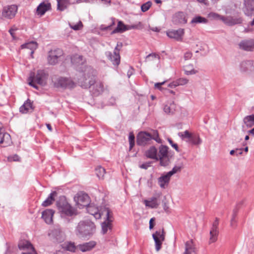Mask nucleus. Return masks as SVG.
Returning a JSON list of instances; mask_svg holds the SVG:
<instances>
[{"label": "nucleus", "mask_w": 254, "mask_h": 254, "mask_svg": "<svg viewBox=\"0 0 254 254\" xmlns=\"http://www.w3.org/2000/svg\"><path fill=\"white\" fill-rule=\"evenodd\" d=\"M71 62L78 71L77 80L81 87L87 88L94 84L95 79L94 76V70L90 66L85 65V60L83 56L77 54L74 55L71 57Z\"/></svg>", "instance_id": "f257e3e1"}, {"label": "nucleus", "mask_w": 254, "mask_h": 254, "mask_svg": "<svg viewBox=\"0 0 254 254\" xmlns=\"http://www.w3.org/2000/svg\"><path fill=\"white\" fill-rule=\"evenodd\" d=\"M96 227L93 222L89 220L81 221L76 228V235L84 239H89L95 233Z\"/></svg>", "instance_id": "f03ea898"}, {"label": "nucleus", "mask_w": 254, "mask_h": 254, "mask_svg": "<svg viewBox=\"0 0 254 254\" xmlns=\"http://www.w3.org/2000/svg\"><path fill=\"white\" fill-rule=\"evenodd\" d=\"M152 139L159 143L162 142L157 130L151 129L149 132L140 131L137 135V144L139 145L144 146L149 143Z\"/></svg>", "instance_id": "7ed1b4c3"}, {"label": "nucleus", "mask_w": 254, "mask_h": 254, "mask_svg": "<svg viewBox=\"0 0 254 254\" xmlns=\"http://www.w3.org/2000/svg\"><path fill=\"white\" fill-rule=\"evenodd\" d=\"M56 204L62 216H72L76 215V210L67 202L64 196L61 197Z\"/></svg>", "instance_id": "20e7f679"}, {"label": "nucleus", "mask_w": 254, "mask_h": 254, "mask_svg": "<svg viewBox=\"0 0 254 254\" xmlns=\"http://www.w3.org/2000/svg\"><path fill=\"white\" fill-rule=\"evenodd\" d=\"M178 136L188 143L193 145H199L202 143V140L199 134L195 132H191L186 130L178 133Z\"/></svg>", "instance_id": "39448f33"}, {"label": "nucleus", "mask_w": 254, "mask_h": 254, "mask_svg": "<svg viewBox=\"0 0 254 254\" xmlns=\"http://www.w3.org/2000/svg\"><path fill=\"white\" fill-rule=\"evenodd\" d=\"M87 210L89 213L94 216L97 219H100L102 216L109 214V208L105 206H101L100 208L94 205L89 204L87 206Z\"/></svg>", "instance_id": "423d86ee"}, {"label": "nucleus", "mask_w": 254, "mask_h": 254, "mask_svg": "<svg viewBox=\"0 0 254 254\" xmlns=\"http://www.w3.org/2000/svg\"><path fill=\"white\" fill-rule=\"evenodd\" d=\"M47 74L43 70H39L37 71L35 76L31 75L30 78H32L29 82V84L36 89H38V87L33 83V81H36L38 84L44 85L46 84V80L47 78Z\"/></svg>", "instance_id": "0eeeda50"}, {"label": "nucleus", "mask_w": 254, "mask_h": 254, "mask_svg": "<svg viewBox=\"0 0 254 254\" xmlns=\"http://www.w3.org/2000/svg\"><path fill=\"white\" fill-rule=\"evenodd\" d=\"M48 236L52 241L57 243H61L65 239L64 233L58 226L50 230Z\"/></svg>", "instance_id": "6e6552de"}, {"label": "nucleus", "mask_w": 254, "mask_h": 254, "mask_svg": "<svg viewBox=\"0 0 254 254\" xmlns=\"http://www.w3.org/2000/svg\"><path fill=\"white\" fill-rule=\"evenodd\" d=\"M152 237L155 242V250L158 252L161 249L162 242L165 240V232L164 229L156 231L153 234Z\"/></svg>", "instance_id": "1a4fd4ad"}, {"label": "nucleus", "mask_w": 254, "mask_h": 254, "mask_svg": "<svg viewBox=\"0 0 254 254\" xmlns=\"http://www.w3.org/2000/svg\"><path fill=\"white\" fill-rule=\"evenodd\" d=\"M122 43H118L117 45L115 48L113 54L111 52H107L106 55L108 58L112 62L114 65H119L120 63V56L119 54L120 49H118L119 47H122Z\"/></svg>", "instance_id": "9d476101"}, {"label": "nucleus", "mask_w": 254, "mask_h": 254, "mask_svg": "<svg viewBox=\"0 0 254 254\" xmlns=\"http://www.w3.org/2000/svg\"><path fill=\"white\" fill-rule=\"evenodd\" d=\"M63 55V51L60 49L51 50L49 52L48 62L50 64L55 65L59 62V58Z\"/></svg>", "instance_id": "9b49d317"}, {"label": "nucleus", "mask_w": 254, "mask_h": 254, "mask_svg": "<svg viewBox=\"0 0 254 254\" xmlns=\"http://www.w3.org/2000/svg\"><path fill=\"white\" fill-rule=\"evenodd\" d=\"M55 85L57 87L72 88L75 86L73 81L69 78L60 77L54 81Z\"/></svg>", "instance_id": "f8f14e48"}, {"label": "nucleus", "mask_w": 254, "mask_h": 254, "mask_svg": "<svg viewBox=\"0 0 254 254\" xmlns=\"http://www.w3.org/2000/svg\"><path fill=\"white\" fill-rule=\"evenodd\" d=\"M74 199L76 205L80 209L87 206L89 204V197L86 193L81 192L78 193L77 196L74 197Z\"/></svg>", "instance_id": "ddd939ff"}, {"label": "nucleus", "mask_w": 254, "mask_h": 254, "mask_svg": "<svg viewBox=\"0 0 254 254\" xmlns=\"http://www.w3.org/2000/svg\"><path fill=\"white\" fill-rule=\"evenodd\" d=\"M239 48L241 50L251 52L254 50V39H244L238 44Z\"/></svg>", "instance_id": "4468645a"}, {"label": "nucleus", "mask_w": 254, "mask_h": 254, "mask_svg": "<svg viewBox=\"0 0 254 254\" xmlns=\"http://www.w3.org/2000/svg\"><path fill=\"white\" fill-rule=\"evenodd\" d=\"M17 11V7L15 5H11L3 8L2 16L5 18L11 19L14 17Z\"/></svg>", "instance_id": "2eb2a0df"}, {"label": "nucleus", "mask_w": 254, "mask_h": 254, "mask_svg": "<svg viewBox=\"0 0 254 254\" xmlns=\"http://www.w3.org/2000/svg\"><path fill=\"white\" fill-rule=\"evenodd\" d=\"M218 224L219 219L218 218H216L210 231L209 243H214L217 240V236L219 233Z\"/></svg>", "instance_id": "dca6fc26"}, {"label": "nucleus", "mask_w": 254, "mask_h": 254, "mask_svg": "<svg viewBox=\"0 0 254 254\" xmlns=\"http://www.w3.org/2000/svg\"><path fill=\"white\" fill-rule=\"evenodd\" d=\"M137 26L136 25H127L124 24V23L122 21H119L118 22V25L117 27L111 32V34H114L115 33H122L128 30H130L131 29L137 28Z\"/></svg>", "instance_id": "f3484780"}, {"label": "nucleus", "mask_w": 254, "mask_h": 254, "mask_svg": "<svg viewBox=\"0 0 254 254\" xmlns=\"http://www.w3.org/2000/svg\"><path fill=\"white\" fill-rule=\"evenodd\" d=\"M184 34V29L182 28H179L177 30H172L167 32V35L169 38L174 39L178 41L182 40Z\"/></svg>", "instance_id": "a211bd4d"}, {"label": "nucleus", "mask_w": 254, "mask_h": 254, "mask_svg": "<svg viewBox=\"0 0 254 254\" xmlns=\"http://www.w3.org/2000/svg\"><path fill=\"white\" fill-rule=\"evenodd\" d=\"M172 22L176 25L185 24L187 22L186 14L183 12H178L174 14Z\"/></svg>", "instance_id": "6ab92c4d"}, {"label": "nucleus", "mask_w": 254, "mask_h": 254, "mask_svg": "<svg viewBox=\"0 0 254 254\" xmlns=\"http://www.w3.org/2000/svg\"><path fill=\"white\" fill-rule=\"evenodd\" d=\"M105 216L106 220L102 223V231L103 234H105L107 232L108 229H111L112 227V212L109 210V214L108 216L104 215Z\"/></svg>", "instance_id": "aec40b11"}, {"label": "nucleus", "mask_w": 254, "mask_h": 254, "mask_svg": "<svg viewBox=\"0 0 254 254\" xmlns=\"http://www.w3.org/2000/svg\"><path fill=\"white\" fill-rule=\"evenodd\" d=\"M171 176L168 172L166 174H163L158 179V183L160 187L162 189H166L169 184L171 180Z\"/></svg>", "instance_id": "412c9836"}, {"label": "nucleus", "mask_w": 254, "mask_h": 254, "mask_svg": "<svg viewBox=\"0 0 254 254\" xmlns=\"http://www.w3.org/2000/svg\"><path fill=\"white\" fill-rule=\"evenodd\" d=\"M222 21L227 25L233 26L241 23L243 20L241 17L234 18L231 16L225 17L223 16Z\"/></svg>", "instance_id": "4be33fe9"}, {"label": "nucleus", "mask_w": 254, "mask_h": 254, "mask_svg": "<svg viewBox=\"0 0 254 254\" xmlns=\"http://www.w3.org/2000/svg\"><path fill=\"white\" fill-rule=\"evenodd\" d=\"M240 68L243 72L252 71L254 69V62L251 61H243L240 64Z\"/></svg>", "instance_id": "5701e85b"}, {"label": "nucleus", "mask_w": 254, "mask_h": 254, "mask_svg": "<svg viewBox=\"0 0 254 254\" xmlns=\"http://www.w3.org/2000/svg\"><path fill=\"white\" fill-rule=\"evenodd\" d=\"M51 8V4L48 2H43L37 7L36 13L40 16L43 15L46 11Z\"/></svg>", "instance_id": "b1692460"}, {"label": "nucleus", "mask_w": 254, "mask_h": 254, "mask_svg": "<svg viewBox=\"0 0 254 254\" xmlns=\"http://www.w3.org/2000/svg\"><path fill=\"white\" fill-rule=\"evenodd\" d=\"M184 254H197L196 248L192 240L186 243Z\"/></svg>", "instance_id": "393cba45"}, {"label": "nucleus", "mask_w": 254, "mask_h": 254, "mask_svg": "<svg viewBox=\"0 0 254 254\" xmlns=\"http://www.w3.org/2000/svg\"><path fill=\"white\" fill-rule=\"evenodd\" d=\"M55 212L52 209H46L42 212V217L48 224L53 222V217Z\"/></svg>", "instance_id": "a878e982"}, {"label": "nucleus", "mask_w": 254, "mask_h": 254, "mask_svg": "<svg viewBox=\"0 0 254 254\" xmlns=\"http://www.w3.org/2000/svg\"><path fill=\"white\" fill-rule=\"evenodd\" d=\"M245 125L243 126V129L246 130L248 128H251L254 126V115L247 116L243 120Z\"/></svg>", "instance_id": "bb28decb"}, {"label": "nucleus", "mask_w": 254, "mask_h": 254, "mask_svg": "<svg viewBox=\"0 0 254 254\" xmlns=\"http://www.w3.org/2000/svg\"><path fill=\"white\" fill-rule=\"evenodd\" d=\"M18 248L20 250H28L34 252V248L32 245L26 240H21L19 242Z\"/></svg>", "instance_id": "cd10ccee"}, {"label": "nucleus", "mask_w": 254, "mask_h": 254, "mask_svg": "<svg viewBox=\"0 0 254 254\" xmlns=\"http://www.w3.org/2000/svg\"><path fill=\"white\" fill-rule=\"evenodd\" d=\"M143 202L146 206L151 208H156L159 205L157 197H152L148 200L145 199Z\"/></svg>", "instance_id": "c85d7f7f"}, {"label": "nucleus", "mask_w": 254, "mask_h": 254, "mask_svg": "<svg viewBox=\"0 0 254 254\" xmlns=\"http://www.w3.org/2000/svg\"><path fill=\"white\" fill-rule=\"evenodd\" d=\"M96 245L94 241H90L78 246L80 250L83 252L90 251Z\"/></svg>", "instance_id": "c756f323"}, {"label": "nucleus", "mask_w": 254, "mask_h": 254, "mask_svg": "<svg viewBox=\"0 0 254 254\" xmlns=\"http://www.w3.org/2000/svg\"><path fill=\"white\" fill-rule=\"evenodd\" d=\"M32 110V103L29 100H27L19 109L20 112L23 114L27 113Z\"/></svg>", "instance_id": "7c9ffc66"}, {"label": "nucleus", "mask_w": 254, "mask_h": 254, "mask_svg": "<svg viewBox=\"0 0 254 254\" xmlns=\"http://www.w3.org/2000/svg\"><path fill=\"white\" fill-rule=\"evenodd\" d=\"M0 144L3 143V147H6L10 145L11 143L10 135L7 133H4L2 136L0 137Z\"/></svg>", "instance_id": "2f4dec72"}, {"label": "nucleus", "mask_w": 254, "mask_h": 254, "mask_svg": "<svg viewBox=\"0 0 254 254\" xmlns=\"http://www.w3.org/2000/svg\"><path fill=\"white\" fill-rule=\"evenodd\" d=\"M157 152V149L154 146H151L146 151L145 155L148 158L158 159Z\"/></svg>", "instance_id": "473e14b6"}, {"label": "nucleus", "mask_w": 254, "mask_h": 254, "mask_svg": "<svg viewBox=\"0 0 254 254\" xmlns=\"http://www.w3.org/2000/svg\"><path fill=\"white\" fill-rule=\"evenodd\" d=\"M57 193L56 191H53L48 196V197L43 202L42 206L46 207L51 205L55 200V197L57 196Z\"/></svg>", "instance_id": "72a5a7b5"}, {"label": "nucleus", "mask_w": 254, "mask_h": 254, "mask_svg": "<svg viewBox=\"0 0 254 254\" xmlns=\"http://www.w3.org/2000/svg\"><path fill=\"white\" fill-rule=\"evenodd\" d=\"M62 246L64 250L71 252H74L76 249L74 243L71 242H65Z\"/></svg>", "instance_id": "f704fd0d"}, {"label": "nucleus", "mask_w": 254, "mask_h": 254, "mask_svg": "<svg viewBox=\"0 0 254 254\" xmlns=\"http://www.w3.org/2000/svg\"><path fill=\"white\" fill-rule=\"evenodd\" d=\"M21 47L22 49H29L31 50L30 53L32 55L34 53V50L37 48V44L35 42L32 41L29 43L23 44Z\"/></svg>", "instance_id": "c9c22d12"}, {"label": "nucleus", "mask_w": 254, "mask_h": 254, "mask_svg": "<svg viewBox=\"0 0 254 254\" xmlns=\"http://www.w3.org/2000/svg\"><path fill=\"white\" fill-rule=\"evenodd\" d=\"M184 71L185 74L187 75L195 74L198 72V70L193 68L192 64H189L186 65L184 67Z\"/></svg>", "instance_id": "e433bc0d"}, {"label": "nucleus", "mask_w": 254, "mask_h": 254, "mask_svg": "<svg viewBox=\"0 0 254 254\" xmlns=\"http://www.w3.org/2000/svg\"><path fill=\"white\" fill-rule=\"evenodd\" d=\"M207 22L208 20L205 18L200 16H197L191 19L190 23L192 24H195L197 23H206Z\"/></svg>", "instance_id": "4c0bfd02"}, {"label": "nucleus", "mask_w": 254, "mask_h": 254, "mask_svg": "<svg viewBox=\"0 0 254 254\" xmlns=\"http://www.w3.org/2000/svg\"><path fill=\"white\" fill-rule=\"evenodd\" d=\"M58 9L60 11H63L66 8L68 0H57Z\"/></svg>", "instance_id": "58836bf2"}, {"label": "nucleus", "mask_w": 254, "mask_h": 254, "mask_svg": "<svg viewBox=\"0 0 254 254\" xmlns=\"http://www.w3.org/2000/svg\"><path fill=\"white\" fill-rule=\"evenodd\" d=\"M168 147L167 146L162 145L159 147V151L158 154L159 157L168 156Z\"/></svg>", "instance_id": "ea45409f"}, {"label": "nucleus", "mask_w": 254, "mask_h": 254, "mask_svg": "<svg viewBox=\"0 0 254 254\" xmlns=\"http://www.w3.org/2000/svg\"><path fill=\"white\" fill-rule=\"evenodd\" d=\"M95 171L97 176L99 179H102L103 178L105 174V169L104 168L102 167L101 166H99L96 169Z\"/></svg>", "instance_id": "a19ab883"}, {"label": "nucleus", "mask_w": 254, "mask_h": 254, "mask_svg": "<svg viewBox=\"0 0 254 254\" xmlns=\"http://www.w3.org/2000/svg\"><path fill=\"white\" fill-rule=\"evenodd\" d=\"M104 90V85L102 82H99L96 83L95 86V94L99 95Z\"/></svg>", "instance_id": "79ce46f5"}, {"label": "nucleus", "mask_w": 254, "mask_h": 254, "mask_svg": "<svg viewBox=\"0 0 254 254\" xmlns=\"http://www.w3.org/2000/svg\"><path fill=\"white\" fill-rule=\"evenodd\" d=\"M208 17L212 20H220L222 21L223 16L215 12H210L208 14Z\"/></svg>", "instance_id": "37998d69"}, {"label": "nucleus", "mask_w": 254, "mask_h": 254, "mask_svg": "<svg viewBox=\"0 0 254 254\" xmlns=\"http://www.w3.org/2000/svg\"><path fill=\"white\" fill-rule=\"evenodd\" d=\"M174 105H166L164 107V111L167 114H173L175 111Z\"/></svg>", "instance_id": "c03bdc74"}, {"label": "nucleus", "mask_w": 254, "mask_h": 254, "mask_svg": "<svg viewBox=\"0 0 254 254\" xmlns=\"http://www.w3.org/2000/svg\"><path fill=\"white\" fill-rule=\"evenodd\" d=\"M160 163L162 166H166L169 164V159L168 156L160 157Z\"/></svg>", "instance_id": "a18cd8bd"}, {"label": "nucleus", "mask_w": 254, "mask_h": 254, "mask_svg": "<svg viewBox=\"0 0 254 254\" xmlns=\"http://www.w3.org/2000/svg\"><path fill=\"white\" fill-rule=\"evenodd\" d=\"M152 5V2L150 1H148L141 6V9L142 12H146L147 11L151 6Z\"/></svg>", "instance_id": "49530a36"}, {"label": "nucleus", "mask_w": 254, "mask_h": 254, "mask_svg": "<svg viewBox=\"0 0 254 254\" xmlns=\"http://www.w3.org/2000/svg\"><path fill=\"white\" fill-rule=\"evenodd\" d=\"M182 167L181 166H175L171 171L168 172L169 175L172 176L174 174L181 171Z\"/></svg>", "instance_id": "de8ad7c7"}, {"label": "nucleus", "mask_w": 254, "mask_h": 254, "mask_svg": "<svg viewBox=\"0 0 254 254\" xmlns=\"http://www.w3.org/2000/svg\"><path fill=\"white\" fill-rule=\"evenodd\" d=\"M69 25L71 29L74 30H78L83 27L82 23L80 21L75 25H72L71 23H69Z\"/></svg>", "instance_id": "09e8293b"}, {"label": "nucleus", "mask_w": 254, "mask_h": 254, "mask_svg": "<svg viewBox=\"0 0 254 254\" xmlns=\"http://www.w3.org/2000/svg\"><path fill=\"white\" fill-rule=\"evenodd\" d=\"M178 86L184 85L189 82V80L185 78H180L176 80Z\"/></svg>", "instance_id": "8fccbe9b"}, {"label": "nucleus", "mask_w": 254, "mask_h": 254, "mask_svg": "<svg viewBox=\"0 0 254 254\" xmlns=\"http://www.w3.org/2000/svg\"><path fill=\"white\" fill-rule=\"evenodd\" d=\"M7 160L9 162L19 161L20 158L17 154H14V155L8 156L7 157Z\"/></svg>", "instance_id": "3c124183"}, {"label": "nucleus", "mask_w": 254, "mask_h": 254, "mask_svg": "<svg viewBox=\"0 0 254 254\" xmlns=\"http://www.w3.org/2000/svg\"><path fill=\"white\" fill-rule=\"evenodd\" d=\"M128 139L129 142V147L130 149H131L134 145V136L132 133H129Z\"/></svg>", "instance_id": "603ef678"}, {"label": "nucleus", "mask_w": 254, "mask_h": 254, "mask_svg": "<svg viewBox=\"0 0 254 254\" xmlns=\"http://www.w3.org/2000/svg\"><path fill=\"white\" fill-rule=\"evenodd\" d=\"M230 226L234 229L236 228L237 227V220L235 215L232 216V218L230 221Z\"/></svg>", "instance_id": "864d4df0"}, {"label": "nucleus", "mask_w": 254, "mask_h": 254, "mask_svg": "<svg viewBox=\"0 0 254 254\" xmlns=\"http://www.w3.org/2000/svg\"><path fill=\"white\" fill-rule=\"evenodd\" d=\"M151 58L152 59L157 58L159 60L160 59V56L155 53H151L146 57V60H148Z\"/></svg>", "instance_id": "5fc2aeb1"}, {"label": "nucleus", "mask_w": 254, "mask_h": 254, "mask_svg": "<svg viewBox=\"0 0 254 254\" xmlns=\"http://www.w3.org/2000/svg\"><path fill=\"white\" fill-rule=\"evenodd\" d=\"M170 144L177 151L179 152V147L178 146L177 144L173 142V141L171 139H168Z\"/></svg>", "instance_id": "6e6d98bb"}, {"label": "nucleus", "mask_w": 254, "mask_h": 254, "mask_svg": "<svg viewBox=\"0 0 254 254\" xmlns=\"http://www.w3.org/2000/svg\"><path fill=\"white\" fill-rule=\"evenodd\" d=\"M165 83V81H163V82H158V83H156L155 84V87L156 88H157L159 90H161V91H163L164 89V88L162 87V85H164Z\"/></svg>", "instance_id": "4d7b16f0"}, {"label": "nucleus", "mask_w": 254, "mask_h": 254, "mask_svg": "<svg viewBox=\"0 0 254 254\" xmlns=\"http://www.w3.org/2000/svg\"><path fill=\"white\" fill-rule=\"evenodd\" d=\"M192 53L190 52H187L184 54V59L185 60H189L192 57Z\"/></svg>", "instance_id": "13d9d810"}, {"label": "nucleus", "mask_w": 254, "mask_h": 254, "mask_svg": "<svg viewBox=\"0 0 254 254\" xmlns=\"http://www.w3.org/2000/svg\"><path fill=\"white\" fill-rule=\"evenodd\" d=\"M150 166V163L146 162L140 165V168L143 169H147Z\"/></svg>", "instance_id": "bf43d9fd"}, {"label": "nucleus", "mask_w": 254, "mask_h": 254, "mask_svg": "<svg viewBox=\"0 0 254 254\" xmlns=\"http://www.w3.org/2000/svg\"><path fill=\"white\" fill-rule=\"evenodd\" d=\"M155 218L153 217L150 219L149 221V229H152L154 226V222L155 221Z\"/></svg>", "instance_id": "052dcab7"}, {"label": "nucleus", "mask_w": 254, "mask_h": 254, "mask_svg": "<svg viewBox=\"0 0 254 254\" xmlns=\"http://www.w3.org/2000/svg\"><path fill=\"white\" fill-rule=\"evenodd\" d=\"M177 81H175L172 82V83H169L168 84V86L170 88H175V87L178 86V85H177Z\"/></svg>", "instance_id": "680f3d73"}, {"label": "nucleus", "mask_w": 254, "mask_h": 254, "mask_svg": "<svg viewBox=\"0 0 254 254\" xmlns=\"http://www.w3.org/2000/svg\"><path fill=\"white\" fill-rule=\"evenodd\" d=\"M111 29V26H105L102 25L100 27V29L102 31H106Z\"/></svg>", "instance_id": "e2e57ef3"}, {"label": "nucleus", "mask_w": 254, "mask_h": 254, "mask_svg": "<svg viewBox=\"0 0 254 254\" xmlns=\"http://www.w3.org/2000/svg\"><path fill=\"white\" fill-rule=\"evenodd\" d=\"M243 153V149H236V155L237 156H239L240 155L242 154Z\"/></svg>", "instance_id": "0e129e2a"}, {"label": "nucleus", "mask_w": 254, "mask_h": 254, "mask_svg": "<svg viewBox=\"0 0 254 254\" xmlns=\"http://www.w3.org/2000/svg\"><path fill=\"white\" fill-rule=\"evenodd\" d=\"M198 2L200 3H202L205 5L208 4V0H196Z\"/></svg>", "instance_id": "69168bd1"}, {"label": "nucleus", "mask_w": 254, "mask_h": 254, "mask_svg": "<svg viewBox=\"0 0 254 254\" xmlns=\"http://www.w3.org/2000/svg\"><path fill=\"white\" fill-rule=\"evenodd\" d=\"M14 31L15 30L13 29H11L9 30V32L10 34V35H11V36L13 37V39L15 38V37H14Z\"/></svg>", "instance_id": "338daca9"}, {"label": "nucleus", "mask_w": 254, "mask_h": 254, "mask_svg": "<svg viewBox=\"0 0 254 254\" xmlns=\"http://www.w3.org/2000/svg\"><path fill=\"white\" fill-rule=\"evenodd\" d=\"M87 0H76L75 2H72V4L80 3L83 2H87Z\"/></svg>", "instance_id": "774afa93"}]
</instances>
